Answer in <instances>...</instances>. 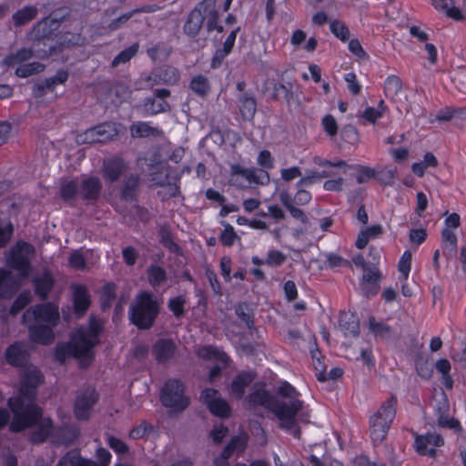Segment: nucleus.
Listing matches in <instances>:
<instances>
[{"mask_svg": "<svg viewBox=\"0 0 466 466\" xmlns=\"http://www.w3.org/2000/svg\"><path fill=\"white\" fill-rule=\"evenodd\" d=\"M41 379L40 371L35 366L27 365L23 368L20 394L8 400V406L13 412L10 431L19 432L31 428L40 418L42 410L35 403V399Z\"/></svg>", "mask_w": 466, "mask_h": 466, "instance_id": "f257e3e1", "label": "nucleus"}, {"mask_svg": "<svg viewBox=\"0 0 466 466\" xmlns=\"http://www.w3.org/2000/svg\"><path fill=\"white\" fill-rule=\"evenodd\" d=\"M248 402L254 406H262L271 410L280 420V427L290 431L294 437L300 438V429L296 428V415L303 408L301 400H293L291 405L287 401L280 400L273 397L264 385H255L254 390L248 395Z\"/></svg>", "mask_w": 466, "mask_h": 466, "instance_id": "f03ea898", "label": "nucleus"}, {"mask_svg": "<svg viewBox=\"0 0 466 466\" xmlns=\"http://www.w3.org/2000/svg\"><path fill=\"white\" fill-rule=\"evenodd\" d=\"M59 319L58 307L50 302L31 307L23 314V323L28 328L31 340L43 345L54 340L53 329Z\"/></svg>", "mask_w": 466, "mask_h": 466, "instance_id": "7ed1b4c3", "label": "nucleus"}, {"mask_svg": "<svg viewBox=\"0 0 466 466\" xmlns=\"http://www.w3.org/2000/svg\"><path fill=\"white\" fill-rule=\"evenodd\" d=\"M103 324L100 319L94 317L89 319L87 328H81L75 332L69 343L59 344L56 350V358L64 362L69 356L87 360L91 357L92 349L99 342L98 336L102 331Z\"/></svg>", "mask_w": 466, "mask_h": 466, "instance_id": "20e7f679", "label": "nucleus"}, {"mask_svg": "<svg viewBox=\"0 0 466 466\" xmlns=\"http://www.w3.org/2000/svg\"><path fill=\"white\" fill-rule=\"evenodd\" d=\"M36 426L31 434L34 443H43L47 439L56 445L70 446L80 436V428L76 424H65L55 428L50 418H40L31 427Z\"/></svg>", "mask_w": 466, "mask_h": 466, "instance_id": "39448f33", "label": "nucleus"}, {"mask_svg": "<svg viewBox=\"0 0 466 466\" xmlns=\"http://www.w3.org/2000/svg\"><path fill=\"white\" fill-rule=\"evenodd\" d=\"M160 303L153 294L139 292L129 307V319L139 329H148L158 316Z\"/></svg>", "mask_w": 466, "mask_h": 466, "instance_id": "423d86ee", "label": "nucleus"}, {"mask_svg": "<svg viewBox=\"0 0 466 466\" xmlns=\"http://www.w3.org/2000/svg\"><path fill=\"white\" fill-rule=\"evenodd\" d=\"M397 398L390 396L370 418V437L375 444L380 443L388 434L396 416Z\"/></svg>", "mask_w": 466, "mask_h": 466, "instance_id": "0eeeda50", "label": "nucleus"}, {"mask_svg": "<svg viewBox=\"0 0 466 466\" xmlns=\"http://www.w3.org/2000/svg\"><path fill=\"white\" fill-rule=\"evenodd\" d=\"M35 253L32 245L20 241L10 250L7 258L8 266L16 270L20 277L25 278L31 270V258Z\"/></svg>", "mask_w": 466, "mask_h": 466, "instance_id": "6e6552de", "label": "nucleus"}, {"mask_svg": "<svg viewBox=\"0 0 466 466\" xmlns=\"http://www.w3.org/2000/svg\"><path fill=\"white\" fill-rule=\"evenodd\" d=\"M160 400L165 407L173 408L176 411L186 410L190 401L184 396L183 385L177 380H168L161 391Z\"/></svg>", "mask_w": 466, "mask_h": 466, "instance_id": "1a4fd4ad", "label": "nucleus"}, {"mask_svg": "<svg viewBox=\"0 0 466 466\" xmlns=\"http://www.w3.org/2000/svg\"><path fill=\"white\" fill-rule=\"evenodd\" d=\"M98 398V393L93 388H86L79 391L75 398L73 405L75 417L79 420H89L93 408L97 402Z\"/></svg>", "mask_w": 466, "mask_h": 466, "instance_id": "9d476101", "label": "nucleus"}, {"mask_svg": "<svg viewBox=\"0 0 466 466\" xmlns=\"http://www.w3.org/2000/svg\"><path fill=\"white\" fill-rule=\"evenodd\" d=\"M216 5V0H203L188 15L187 19L184 25V32L190 37H195L198 35L205 21L204 13L208 9H212Z\"/></svg>", "mask_w": 466, "mask_h": 466, "instance_id": "9b49d317", "label": "nucleus"}, {"mask_svg": "<svg viewBox=\"0 0 466 466\" xmlns=\"http://www.w3.org/2000/svg\"><path fill=\"white\" fill-rule=\"evenodd\" d=\"M199 400L217 417L228 418L231 414L229 405L221 398L218 390L215 389L207 388L203 390L200 393Z\"/></svg>", "mask_w": 466, "mask_h": 466, "instance_id": "f8f14e48", "label": "nucleus"}, {"mask_svg": "<svg viewBox=\"0 0 466 466\" xmlns=\"http://www.w3.org/2000/svg\"><path fill=\"white\" fill-rule=\"evenodd\" d=\"M443 444L444 441L440 434L427 433L425 435H416L414 446L420 455L435 458L437 455L435 447H441Z\"/></svg>", "mask_w": 466, "mask_h": 466, "instance_id": "ddd939ff", "label": "nucleus"}, {"mask_svg": "<svg viewBox=\"0 0 466 466\" xmlns=\"http://www.w3.org/2000/svg\"><path fill=\"white\" fill-rule=\"evenodd\" d=\"M382 275L378 267L372 263L368 268L364 269V274L360 279V289L362 294L367 297L375 296L380 289V280Z\"/></svg>", "mask_w": 466, "mask_h": 466, "instance_id": "4468645a", "label": "nucleus"}, {"mask_svg": "<svg viewBox=\"0 0 466 466\" xmlns=\"http://www.w3.org/2000/svg\"><path fill=\"white\" fill-rule=\"evenodd\" d=\"M5 358L11 366L20 368L27 366L29 361L28 345L21 341L11 344L5 351Z\"/></svg>", "mask_w": 466, "mask_h": 466, "instance_id": "2eb2a0df", "label": "nucleus"}, {"mask_svg": "<svg viewBox=\"0 0 466 466\" xmlns=\"http://www.w3.org/2000/svg\"><path fill=\"white\" fill-rule=\"evenodd\" d=\"M170 96V91L167 88L156 89L153 97L145 99L143 107L147 115H157L170 110V106L165 101V98Z\"/></svg>", "mask_w": 466, "mask_h": 466, "instance_id": "dca6fc26", "label": "nucleus"}, {"mask_svg": "<svg viewBox=\"0 0 466 466\" xmlns=\"http://www.w3.org/2000/svg\"><path fill=\"white\" fill-rule=\"evenodd\" d=\"M179 76V72L176 67L164 66L157 69L152 76H149L146 79V82L150 87L158 84L174 85L178 81Z\"/></svg>", "mask_w": 466, "mask_h": 466, "instance_id": "f3484780", "label": "nucleus"}, {"mask_svg": "<svg viewBox=\"0 0 466 466\" xmlns=\"http://www.w3.org/2000/svg\"><path fill=\"white\" fill-rule=\"evenodd\" d=\"M73 309L77 319L86 314L90 307L91 300L87 289L83 285H73Z\"/></svg>", "mask_w": 466, "mask_h": 466, "instance_id": "a211bd4d", "label": "nucleus"}, {"mask_svg": "<svg viewBox=\"0 0 466 466\" xmlns=\"http://www.w3.org/2000/svg\"><path fill=\"white\" fill-rule=\"evenodd\" d=\"M35 293L41 299H46L54 288L55 279L48 270L35 276L32 279Z\"/></svg>", "mask_w": 466, "mask_h": 466, "instance_id": "6ab92c4d", "label": "nucleus"}, {"mask_svg": "<svg viewBox=\"0 0 466 466\" xmlns=\"http://www.w3.org/2000/svg\"><path fill=\"white\" fill-rule=\"evenodd\" d=\"M127 169V164L119 157L105 160L102 167L103 177L110 182L117 181Z\"/></svg>", "mask_w": 466, "mask_h": 466, "instance_id": "aec40b11", "label": "nucleus"}, {"mask_svg": "<svg viewBox=\"0 0 466 466\" xmlns=\"http://www.w3.org/2000/svg\"><path fill=\"white\" fill-rule=\"evenodd\" d=\"M102 184L98 177H90L82 180L79 194L84 200L95 201L98 198Z\"/></svg>", "mask_w": 466, "mask_h": 466, "instance_id": "412c9836", "label": "nucleus"}, {"mask_svg": "<svg viewBox=\"0 0 466 466\" xmlns=\"http://www.w3.org/2000/svg\"><path fill=\"white\" fill-rule=\"evenodd\" d=\"M238 110L245 121L253 120L257 112L256 97L249 93H242L238 96Z\"/></svg>", "mask_w": 466, "mask_h": 466, "instance_id": "4be33fe9", "label": "nucleus"}, {"mask_svg": "<svg viewBox=\"0 0 466 466\" xmlns=\"http://www.w3.org/2000/svg\"><path fill=\"white\" fill-rule=\"evenodd\" d=\"M176 345L172 339H158L152 350L153 355L159 362H166L169 360L175 354Z\"/></svg>", "mask_w": 466, "mask_h": 466, "instance_id": "5701e85b", "label": "nucleus"}, {"mask_svg": "<svg viewBox=\"0 0 466 466\" xmlns=\"http://www.w3.org/2000/svg\"><path fill=\"white\" fill-rule=\"evenodd\" d=\"M255 379V376L251 372H241L238 374L231 382V395L239 400L245 393V389L248 387Z\"/></svg>", "mask_w": 466, "mask_h": 466, "instance_id": "b1692460", "label": "nucleus"}, {"mask_svg": "<svg viewBox=\"0 0 466 466\" xmlns=\"http://www.w3.org/2000/svg\"><path fill=\"white\" fill-rule=\"evenodd\" d=\"M457 236L450 228H444L441 231V247L443 255L448 260L455 257L457 253Z\"/></svg>", "mask_w": 466, "mask_h": 466, "instance_id": "393cba45", "label": "nucleus"}, {"mask_svg": "<svg viewBox=\"0 0 466 466\" xmlns=\"http://www.w3.org/2000/svg\"><path fill=\"white\" fill-rule=\"evenodd\" d=\"M140 179L137 175L131 174L125 177L121 187V198L125 201H133L138 190Z\"/></svg>", "mask_w": 466, "mask_h": 466, "instance_id": "a878e982", "label": "nucleus"}, {"mask_svg": "<svg viewBox=\"0 0 466 466\" xmlns=\"http://www.w3.org/2000/svg\"><path fill=\"white\" fill-rule=\"evenodd\" d=\"M16 281L12 273L0 269V298H9L17 290Z\"/></svg>", "mask_w": 466, "mask_h": 466, "instance_id": "bb28decb", "label": "nucleus"}, {"mask_svg": "<svg viewBox=\"0 0 466 466\" xmlns=\"http://www.w3.org/2000/svg\"><path fill=\"white\" fill-rule=\"evenodd\" d=\"M431 3L437 10L444 11L449 18H452L456 21L465 19L461 11L454 6L453 0H431Z\"/></svg>", "mask_w": 466, "mask_h": 466, "instance_id": "cd10ccee", "label": "nucleus"}, {"mask_svg": "<svg viewBox=\"0 0 466 466\" xmlns=\"http://www.w3.org/2000/svg\"><path fill=\"white\" fill-rule=\"evenodd\" d=\"M131 136L133 137H161L163 132L154 127L149 126L146 122H137L130 127Z\"/></svg>", "mask_w": 466, "mask_h": 466, "instance_id": "c85d7f7f", "label": "nucleus"}, {"mask_svg": "<svg viewBox=\"0 0 466 466\" xmlns=\"http://www.w3.org/2000/svg\"><path fill=\"white\" fill-rule=\"evenodd\" d=\"M248 443V435L240 434L237 436H233L227 446L222 451V453L225 456L231 457L234 453L239 454L242 453Z\"/></svg>", "mask_w": 466, "mask_h": 466, "instance_id": "c756f323", "label": "nucleus"}, {"mask_svg": "<svg viewBox=\"0 0 466 466\" xmlns=\"http://www.w3.org/2000/svg\"><path fill=\"white\" fill-rule=\"evenodd\" d=\"M68 78V73L64 70H60L56 76L46 78L44 82L36 84L35 87L41 93V96L46 90L53 91L54 88L59 85L65 83Z\"/></svg>", "mask_w": 466, "mask_h": 466, "instance_id": "7c9ffc66", "label": "nucleus"}, {"mask_svg": "<svg viewBox=\"0 0 466 466\" xmlns=\"http://www.w3.org/2000/svg\"><path fill=\"white\" fill-rule=\"evenodd\" d=\"M37 15V8L33 5H27L16 11L13 15L14 25L17 27L22 26L35 18Z\"/></svg>", "mask_w": 466, "mask_h": 466, "instance_id": "2f4dec72", "label": "nucleus"}, {"mask_svg": "<svg viewBox=\"0 0 466 466\" xmlns=\"http://www.w3.org/2000/svg\"><path fill=\"white\" fill-rule=\"evenodd\" d=\"M369 329L377 338L390 339L393 335L391 327L384 322H379L371 316L369 319Z\"/></svg>", "mask_w": 466, "mask_h": 466, "instance_id": "473e14b6", "label": "nucleus"}, {"mask_svg": "<svg viewBox=\"0 0 466 466\" xmlns=\"http://www.w3.org/2000/svg\"><path fill=\"white\" fill-rule=\"evenodd\" d=\"M402 89L400 78L395 75L387 77L384 84V93L391 100H396Z\"/></svg>", "mask_w": 466, "mask_h": 466, "instance_id": "72a5a7b5", "label": "nucleus"}, {"mask_svg": "<svg viewBox=\"0 0 466 466\" xmlns=\"http://www.w3.org/2000/svg\"><path fill=\"white\" fill-rule=\"evenodd\" d=\"M95 134L98 143H106L117 137V130L114 124L103 123L95 127Z\"/></svg>", "mask_w": 466, "mask_h": 466, "instance_id": "f704fd0d", "label": "nucleus"}, {"mask_svg": "<svg viewBox=\"0 0 466 466\" xmlns=\"http://www.w3.org/2000/svg\"><path fill=\"white\" fill-rule=\"evenodd\" d=\"M249 183L267 185L269 183V175L266 170L246 168L244 177Z\"/></svg>", "mask_w": 466, "mask_h": 466, "instance_id": "c9c22d12", "label": "nucleus"}, {"mask_svg": "<svg viewBox=\"0 0 466 466\" xmlns=\"http://www.w3.org/2000/svg\"><path fill=\"white\" fill-rule=\"evenodd\" d=\"M190 87L195 94L201 97L207 96L210 91L208 79L202 75H198L191 80Z\"/></svg>", "mask_w": 466, "mask_h": 466, "instance_id": "e433bc0d", "label": "nucleus"}, {"mask_svg": "<svg viewBox=\"0 0 466 466\" xmlns=\"http://www.w3.org/2000/svg\"><path fill=\"white\" fill-rule=\"evenodd\" d=\"M33 56V51L28 48H22L15 54L7 56L2 64L7 66H15V65L29 60Z\"/></svg>", "mask_w": 466, "mask_h": 466, "instance_id": "4c0bfd02", "label": "nucleus"}, {"mask_svg": "<svg viewBox=\"0 0 466 466\" xmlns=\"http://www.w3.org/2000/svg\"><path fill=\"white\" fill-rule=\"evenodd\" d=\"M53 34L52 29H50L49 20L45 19L38 22L31 31L32 38L37 41L51 38Z\"/></svg>", "mask_w": 466, "mask_h": 466, "instance_id": "58836bf2", "label": "nucleus"}, {"mask_svg": "<svg viewBox=\"0 0 466 466\" xmlns=\"http://www.w3.org/2000/svg\"><path fill=\"white\" fill-rule=\"evenodd\" d=\"M147 278L153 287H158L167 280V273L163 268L152 265L147 268Z\"/></svg>", "mask_w": 466, "mask_h": 466, "instance_id": "ea45409f", "label": "nucleus"}, {"mask_svg": "<svg viewBox=\"0 0 466 466\" xmlns=\"http://www.w3.org/2000/svg\"><path fill=\"white\" fill-rule=\"evenodd\" d=\"M312 360H313V366L315 370L317 371V379L319 381H326L327 380V375H326V366L324 365L321 357L320 352L318 348L310 350Z\"/></svg>", "mask_w": 466, "mask_h": 466, "instance_id": "a19ab883", "label": "nucleus"}, {"mask_svg": "<svg viewBox=\"0 0 466 466\" xmlns=\"http://www.w3.org/2000/svg\"><path fill=\"white\" fill-rule=\"evenodd\" d=\"M341 139L351 146H355L360 141V134L357 128L352 125H346L340 130Z\"/></svg>", "mask_w": 466, "mask_h": 466, "instance_id": "79ce46f5", "label": "nucleus"}, {"mask_svg": "<svg viewBox=\"0 0 466 466\" xmlns=\"http://www.w3.org/2000/svg\"><path fill=\"white\" fill-rule=\"evenodd\" d=\"M45 68V66L41 63L34 62L31 64H25L18 66L16 68L15 74L19 77H27L34 74L42 72Z\"/></svg>", "mask_w": 466, "mask_h": 466, "instance_id": "37998d69", "label": "nucleus"}, {"mask_svg": "<svg viewBox=\"0 0 466 466\" xmlns=\"http://www.w3.org/2000/svg\"><path fill=\"white\" fill-rule=\"evenodd\" d=\"M77 192V184L73 180H65L61 183L60 197L65 201L73 199Z\"/></svg>", "mask_w": 466, "mask_h": 466, "instance_id": "c03bdc74", "label": "nucleus"}, {"mask_svg": "<svg viewBox=\"0 0 466 466\" xmlns=\"http://www.w3.org/2000/svg\"><path fill=\"white\" fill-rule=\"evenodd\" d=\"M272 97L276 100L285 99L288 103L294 97V94L285 85L276 83L273 86Z\"/></svg>", "mask_w": 466, "mask_h": 466, "instance_id": "a18cd8bd", "label": "nucleus"}, {"mask_svg": "<svg viewBox=\"0 0 466 466\" xmlns=\"http://www.w3.org/2000/svg\"><path fill=\"white\" fill-rule=\"evenodd\" d=\"M138 45H132L131 46L121 51L112 61V66L116 67L121 63L128 62L137 52Z\"/></svg>", "mask_w": 466, "mask_h": 466, "instance_id": "49530a36", "label": "nucleus"}, {"mask_svg": "<svg viewBox=\"0 0 466 466\" xmlns=\"http://www.w3.org/2000/svg\"><path fill=\"white\" fill-rule=\"evenodd\" d=\"M415 368L417 374L422 379L428 380L432 375V368L428 361L421 356L418 357L415 360Z\"/></svg>", "mask_w": 466, "mask_h": 466, "instance_id": "de8ad7c7", "label": "nucleus"}, {"mask_svg": "<svg viewBox=\"0 0 466 466\" xmlns=\"http://www.w3.org/2000/svg\"><path fill=\"white\" fill-rule=\"evenodd\" d=\"M106 441L108 446L118 455L129 454V447L122 440L110 435Z\"/></svg>", "mask_w": 466, "mask_h": 466, "instance_id": "09e8293b", "label": "nucleus"}, {"mask_svg": "<svg viewBox=\"0 0 466 466\" xmlns=\"http://www.w3.org/2000/svg\"><path fill=\"white\" fill-rule=\"evenodd\" d=\"M236 314L239 319L244 322L248 329L254 325L253 316L250 314V309L247 303H242L236 308Z\"/></svg>", "mask_w": 466, "mask_h": 466, "instance_id": "8fccbe9b", "label": "nucleus"}, {"mask_svg": "<svg viewBox=\"0 0 466 466\" xmlns=\"http://www.w3.org/2000/svg\"><path fill=\"white\" fill-rule=\"evenodd\" d=\"M330 31L341 41H346L350 37V30L344 23L334 20L330 23Z\"/></svg>", "mask_w": 466, "mask_h": 466, "instance_id": "3c124183", "label": "nucleus"}, {"mask_svg": "<svg viewBox=\"0 0 466 466\" xmlns=\"http://www.w3.org/2000/svg\"><path fill=\"white\" fill-rule=\"evenodd\" d=\"M411 266V252L406 250L398 264L399 271L401 273L403 280L406 281L409 277V273Z\"/></svg>", "mask_w": 466, "mask_h": 466, "instance_id": "603ef678", "label": "nucleus"}, {"mask_svg": "<svg viewBox=\"0 0 466 466\" xmlns=\"http://www.w3.org/2000/svg\"><path fill=\"white\" fill-rule=\"evenodd\" d=\"M278 392L283 398L289 399V401L287 402L288 405H291L293 400H299L298 399V397L299 396V393L289 382L282 383V385L279 388Z\"/></svg>", "mask_w": 466, "mask_h": 466, "instance_id": "864d4df0", "label": "nucleus"}, {"mask_svg": "<svg viewBox=\"0 0 466 466\" xmlns=\"http://www.w3.org/2000/svg\"><path fill=\"white\" fill-rule=\"evenodd\" d=\"M30 299L31 297L29 293H21L14 301L10 309V314L16 315L19 313L27 304H29Z\"/></svg>", "mask_w": 466, "mask_h": 466, "instance_id": "5fc2aeb1", "label": "nucleus"}, {"mask_svg": "<svg viewBox=\"0 0 466 466\" xmlns=\"http://www.w3.org/2000/svg\"><path fill=\"white\" fill-rule=\"evenodd\" d=\"M186 300L181 297L171 299L168 302V309L174 313L177 319L184 316V305Z\"/></svg>", "mask_w": 466, "mask_h": 466, "instance_id": "6e6d98bb", "label": "nucleus"}, {"mask_svg": "<svg viewBox=\"0 0 466 466\" xmlns=\"http://www.w3.org/2000/svg\"><path fill=\"white\" fill-rule=\"evenodd\" d=\"M115 286L113 284H106L104 287L101 306L103 309H109L115 299Z\"/></svg>", "mask_w": 466, "mask_h": 466, "instance_id": "4d7b16f0", "label": "nucleus"}, {"mask_svg": "<svg viewBox=\"0 0 466 466\" xmlns=\"http://www.w3.org/2000/svg\"><path fill=\"white\" fill-rule=\"evenodd\" d=\"M340 326L345 331L346 335H350L352 337L359 336L360 333V326L359 322L354 316H351L350 321L344 322L342 319L340 320Z\"/></svg>", "mask_w": 466, "mask_h": 466, "instance_id": "13d9d810", "label": "nucleus"}, {"mask_svg": "<svg viewBox=\"0 0 466 466\" xmlns=\"http://www.w3.org/2000/svg\"><path fill=\"white\" fill-rule=\"evenodd\" d=\"M325 132L329 137H334L338 132V124L336 119L331 115H326L321 121Z\"/></svg>", "mask_w": 466, "mask_h": 466, "instance_id": "bf43d9fd", "label": "nucleus"}, {"mask_svg": "<svg viewBox=\"0 0 466 466\" xmlns=\"http://www.w3.org/2000/svg\"><path fill=\"white\" fill-rule=\"evenodd\" d=\"M224 226L225 229L221 233L220 241L223 245L230 247L234 244L235 239L237 238V234L231 225L226 223Z\"/></svg>", "mask_w": 466, "mask_h": 466, "instance_id": "052dcab7", "label": "nucleus"}, {"mask_svg": "<svg viewBox=\"0 0 466 466\" xmlns=\"http://www.w3.org/2000/svg\"><path fill=\"white\" fill-rule=\"evenodd\" d=\"M80 457L77 451H70L59 460L56 466H76Z\"/></svg>", "mask_w": 466, "mask_h": 466, "instance_id": "680f3d73", "label": "nucleus"}, {"mask_svg": "<svg viewBox=\"0 0 466 466\" xmlns=\"http://www.w3.org/2000/svg\"><path fill=\"white\" fill-rule=\"evenodd\" d=\"M377 179L385 186H390L394 182L395 169L382 168L376 173Z\"/></svg>", "mask_w": 466, "mask_h": 466, "instance_id": "e2e57ef3", "label": "nucleus"}, {"mask_svg": "<svg viewBox=\"0 0 466 466\" xmlns=\"http://www.w3.org/2000/svg\"><path fill=\"white\" fill-rule=\"evenodd\" d=\"M437 420L440 427L449 428L454 431H461L460 421L458 420L449 418L448 414L439 415Z\"/></svg>", "mask_w": 466, "mask_h": 466, "instance_id": "0e129e2a", "label": "nucleus"}, {"mask_svg": "<svg viewBox=\"0 0 466 466\" xmlns=\"http://www.w3.org/2000/svg\"><path fill=\"white\" fill-rule=\"evenodd\" d=\"M451 358L454 361L466 366V341H461L458 348L452 349Z\"/></svg>", "mask_w": 466, "mask_h": 466, "instance_id": "69168bd1", "label": "nucleus"}, {"mask_svg": "<svg viewBox=\"0 0 466 466\" xmlns=\"http://www.w3.org/2000/svg\"><path fill=\"white\" fill-rule=\"evenodd\" d=\"M199 355L203 358L208 359H219L223 361L228 360V356L225 353H219L217 349L213 347H205L199 351Z\"/></svg>", "mask_w": 466, "mask_h": 466, "instance_id": "338daca9", "label": "nucleus"}, {"mask_svg": "<svg viewBox=\"0 0 466 466\" xmlns=\"http://www.w3.org/2000/svg\"><path fill=\"white\" fill-rule=\"evenodd\" d=\"M228 434V427H226L224 425H219L218 427H214V429L210 431V436L216 444L221 443L223 439Z\"/></svg>", "mask_w": 466, "mask_h": 466, "instance_id": "774afa93", "label": "nucleus"}]
</instances>
